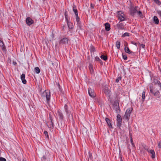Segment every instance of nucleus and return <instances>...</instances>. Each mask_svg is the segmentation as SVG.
<instances>
[{"label": "nucleus", "mask_w": 161, "mask_h": 161, "mask_svg": "<svg viewBox=\"0 0 161 161\" xmlns=\"http://www.w3.org/2000/svg\"><path fill=\"white\" fill-rule=\"evenodd\" d=\"M65 111L67 117L70 121L73 122L74 121L73 113V109L69 104H65L64 106Z\"/></svg>", "instance_id": "1"}, {"label": "nucleus", "mask_w": 161, "mask_h": 161, "mask_svg": "<svg viewBox=\"0 0 161 161\" xmlns=\"http://www.w3.org/2000/svg\"><path fill=\"white\" fill-rule=\"evenodd\" d=\"M138 8L137 6H136L135 7H131L130 8L129 11L130 15L134 17L135 16L136 14L137 13L140 17L143 18V15L142 12L139 10V8L138 9Z\"/></svg>", "instance_id": "2"}, {"label": "nucleus", "mask_w": 161, "mask_h": 161, "mask_svg": "<svg viewBox=\"0 0 161 161\" xmlns=\"http://www.w3.org/2000/svg\"><path fill=\"white\" fill-rule=\"evenodd\" d=\"M41 96L42 99H46L48 103L50 100V92L49 90H45L41 94Z\"/></svg>", "instance_id": "3"}, {"label": "nucleus", "mask_w": 161, "mask_h": 161, "mask_svg": "<svg viewBox=\"0 0 161 161\" xmlns=\"http://www.w3.org/2000/svg\"><path fill=\"white\" fill-rule=\"evenodd\" d=\"M133 108H128L126 110L123 117V119L125 120H127V121L129 120L130 114Z\"/></svg>", "instance_id": "4"}, {"label": "nucleus", "mask_w": 161, "mask_h": 161, "mask_svg": "<svg viewBox=\"0 0 161 161\" xmlns=\"http://www.w3.org/2000/svg\"><path fill=\"white\" fill-rule=\"evenodd\" d=\"M54 116V114L53 112L51 111V112H49V119L51 121L50 125H50V128H51L52 127L53 128L54 127V124L53 121V117Z\"/></svg>", "instance_id": "5"}, {"label": "nucleus", "mask_w": 161, "mask_h": 161, "mask_svg": "<svg viewBox=\"0 0 161 161\" xmlns=\"http://www.w3.org/2000/svg\"><path fill=\"white\" fill-rule=\"evenodd\" d=\"M118 19H119L120 21L121 22L125 20V14L124 13L121 11L118 12Z\"/></svg>", "instance_id": "6"}, {"label": "nucleus", "mask_w": 161, "mask_h": 161, "mask_svg": "<svg viewBox=\"0 0 161 161\" xmlns=\"http://www.w3.org/2000/svg\"><path fill=\"white\" fill-rule=\"evenodd\" d=\"M117 126L118 127L120 128L121 125L122 119L120 115L118 114L117 116Z\"/></svg>", "instance_id": "7"}, {"label": "nucleus", "mask_w": 161, "mask_h": 161, "mask_svg": "<svg viewBox=\"0 0 161 161\" xmlns=\"http://www.w3.org/2000/svg\"><path fill=\"white\" fill-rule=\"evenodd\" d=\"M88 94L89 96L92 97H94L96 96V94L94 92V90L91 88H88Z\"/></svg>", "instance_id": "8"}, {"label": "nucleus", "mask_w": 161, "mask_h": 161, "mask_svg": "<svg viewBox=\"0 0 161 161\" xmlns=\"http://www.w3.org/2000/svg\"><path fill=\"white\" fill-rule=\"evenodd\" d=\"M116 26L119 30H125L124 25L120 21L117 25Z\"/></svg>", "instance_id": "9"}, {"label": "nucleus", "mask_w": 161, "mask_h": 161, "mask_svg": "<svg viewBox=\"0 0 161 161\" xmlns=\"http://www.w3.org/2000/svg\"><path fill=\"white\" fill-rule=\"evenodd\" d=\"M69 41V39L68 38L64 37L59 42V44H68Z\"/></svg>", "instance_id": "10"}, {"label": "nucleus", "mask_w": 161, "mask_h": 161, "mask_svg": "<svg viewBox=\"0 0 161 161\" xmlns=\"http://www.w3.org/2000/svg\"><path fill=\"white\" fill-rule=\"evenodd\" d=\"M26 24L29 26L33 23V20L30 17H28L26 19Z\"/></svg>", "instance_id": "11"}, {"label": "nucleus", "mask_w": 161, "mask_h": 161, "mask_svg": "<svg viewBox=\"0 0 161 161\" xmlns=\"http://www.w3.org/2000/svg\"><path fill=\"white\" fill-rule=\"evenodd\" d=\"M104 92L108 97H110V94L111 92V91L108 89L107 87L103 89Z\"/></svg>", "instance_id": "12"}, {"label": "nucleus", "mask_w": 161, "mask_h": 161, "mask_svg": "<svg viewBox=\"0 0 161 161\" xmlns=\"http://www.w3.org/2000/svg\"><path fill=\"white\" fill-rule=\"evenodd\" d=\"M58 114L60 119L61 121H63L64 120V116L62 112L59 110H58Z\"/></svg>", "instance_id": "13"}, {"label": "nucleus", "mask_w": 161, "mask_h": 161, "mask_svg": "<svg viewBox=\"0 0 161 161\" xmlns=\"http://www.w3.org/2000/svg\"><path fill=\"white\" fill-rule=\"evenodd\" d=\"M76 21L77 22V31L78 29H81V22L80 21V19L79 17H77L76 18Z\"/></svg>", "instance_id": "14"}, {"label": "nucleus", "mask_w": 161, "mask_h": 161, "mask_svg": "<svg viewBox=\"0 0 161 161\" xmlns=\"http://www.w3.org/2000/svg\"><path fill=\"white\" fill-rule=\"evenodd\" d=\"M20 78L22 83L24 84H26V83L27 81L25 79V75L24 74H22L21 75Z\"/></svg>", "instance_id": "15"}, {"label": "nucleus", "mask_w": 161, "mask_h": 161, "mask_svg": "<svg viewBox=\"0 0 161 161\" xmlns=\"http://www.w3.org/2000/svg\"><path fill=\"white\" fill-rule=\"evenodd\" d=\"M113 105V106L114 108H119V100H115L114 102Z\"/></svg>", "instance_id": "16"}, {"label": "nucleus", "mask_w": 161, "mask_h": 161, "mask_svg": "<svg viewBox=\"0 0 161 161\" xmlns=\"http://www.w3.org/2000/svg\"><path fill=\"white\" fill-rule=\"evenodd\" d=\"M105 120L107 123L108 125V126L110 128H112V125L111 124V122L110 119L107 118H106L105 119Z\"/></svg>", "instance_id": "17"}, {"label": "nucleus", "mask_w": 161, "mask_h": 161, "mask_svg": "<svg viewBox=\"0 0 161 161\" xmlns=\"http://www.w3.org/2000/svg\"><path fill=\"white\" fill-rule=\"evenodd\" d=\"M66 22L68 26L69 29H72L74 27L73 24L71 22H69V20H68L66 21Z\"/></svg>", "instance_id": "18"}, {"label": "nucleus", "mask_w": 161, "mask_h": 161, "mask_svg": "<svg viewBox=\"0 0 161 161\" xmlns=\"http://www.w3.org/2000/svg\"><path fill=\"white\" fill-rule=\"evenodd\" d=\"M105 29L106 31H108L110 30V25L108 23H106L105 25Z\"/></svg>", "instance_id": "19"}, {"label": "nucleus", "mask_w": 161, "mask_h": 161, "mask_svg": "<svg viewBox=\"0 0 161 161\" xmlns=\"http://www.w3.org/2000/svg\"><path fill=\"white\" fill-rule=\"evenodd\" d=\"M148 152H150L152 154V155L151 156V157L152 158H155V152L153 150L151 149L150 151H148Z\"/></svg>", "instance_id": "20"}, {"label": "nucleus", "mask_w": 161, "mask_h": 161, "mask_svg": "<svg viewBox=\"0 0 161 161\" xmlns=\"http://www.w3.org/2000/svg\"><path fill=\"white\" fill-rule=\"evenodd\" d=\"M124 49L125 52L129 54H131L133 53V52L132 51H131L130 50L128 47H125Z\"/></svg>", "instance_id": "21"}, {"label": "nucleus", "mask_w": 161, "mask_h": 161, "mask_svg": "<svg viewBox=\"0 0 161 161\" xmlns=\"http://www.w3.org/2000/svg\"><path fill=\"white\" fill-rule=\"evenodd\" d=\"M153 21L155 24L157 25L159 23V20L156 16H154L153 17Z\"/></svg>", "instance_id": "22"}, {"label": "nucleus", "mask_w": 161, "mask_h": 161, "mask_svg": "<svg viewBox=\"0 0 161 161\" xmlns=\"http://www.w3.org/2000/svg\"><path fill=\"white\" fill-rule=\"evenodd\" d=\"M88 160H90L91 161H92L93 159V157L92 154V153L90 152H88Z\"/></svg>", "instance_id": "23"}, {"label": "nucleus", "mask_w": 161, "mask_h": 161, "mask_svg": "<svg viewBox=\"0 0 161 161\" xmlns=\"http://www.w3.org/2000/svg\"><path fill=\"white\" fill-rule=\"evenodd\" d=\"M149 88L150 92L153 94L154 92H153V84H151L150 85Z\"/></svg>", "instance_id": "24"}, {"label": "nucleus", "mask_w": 161, "mask_h": 161, "mask_svg": "<svg viewBox=\"0 0 161 161\" xmlns=\"http://www.w3.org/2000/svg\"><path fill=\"white\" fill-rule=\"evenodd\" d=\"M132 130H130L129 131V133L130 138V142H131V143L133 145V140H132V135L131 133V132H132Z\"/></svg>", "instance_id": "25"}, {"label": "nucleus", "mask_w": 161, "mask_h": 161, "mask_svg": "<svg viewBox=\"0 0 161 161\" xmlns=\"http://www.w3.org/2000/svg\"><path fill=\"white\" fill-rule=\"evenodd\" d=\"M153 95L154 96L157 97L158 98L160 97V92L158 91H157L154 92Z\"/></svg>", "instance_id": "26"}, {"label": "nucleus", "mask_w": 161, "mask_h": 161, "mask_svg": "<svg viewBox=\"0 0 161 161\" xmlns=\"http://www.w3.org/2000/svg\"><path fill=\"white\" fill-rule=\"evenodd\" d=\"M2 49V50L3 51V52H6V47H5V45H4V44H2L1 46H0Z\"/></svg>", "instance_id": "27"}, {"label": "nucleus", "mask_w": 161, "mask_h": 161, "mask_svg": "<svg viewBox=\"0 0 161 161\" xmlns=\"http://www.w3.org/2000/svg\"><path fill=\"white\" fill-rule=\"evenodd\" d=\"M73 10L75 14L78 13V10L77 9L76 6L74 4H73Z\"/></svg>", "instance_id": "28"}, {"label": "nucleus", "mask_w": 161, "mask_h": 161, "mask_svg": "<svg viewBox=\"0 0 161 161\" xmlns=\"http://www.w3.org/2000/svg\"><path fill=\"white\" fill-rule=\"evenodd\" d=\"M96 51L95 48L94 46L91 45L90 46V51L91 52H94Z\"/></svg>", "instance_id": "29"}, {"label": "nucleus", "mask_w": 161, "mask_h": 161, "mask_svg": "<svg viewBox=\"0 0 161 161\" xmlns=\"http://www.w3.org/2000/svg\"><path fill=\"white\" fill-rule=\"evenodd\" d=\"M115 45L117 49H119L120 48V43L119 41H117L116 42Z\"/></svg>", "instance_id": "30"}, {"label": "nucleus", "mask_w": 161, "mask_h": 161, "mask_svg": "<svg viewBox=\"0 0 161 161\" xmlns=\"http://www.w3.org/2000/svg\"><path fill=\"white\" fill-rule=\"evenodd\" d=\"M34 70H35V72L37 74H39L40 72V69L38 67H35L34 69Z\"/></svg>", "instance_id": "31"}, {"label": "nucleus", "mask_w": 161, "mask_h": 161, "mask_svg": "<svg viewBox=\"0 0 161 161\" xmlns=\"http://www.w3.org/2000/svg\"><path fill=\"white\" fill-rule=\"evenodd\" d=\"M100 58L102 59H103L104 61H106V60H107V59H108V57H107V56H105V55H102L100 56Z\"/></svg>", "instance_id": "32"}, {"label": "nucleus", "mask_w": 161, "mask_h": 161, "mask_svg": "<svg viewBox=\"0 0 161 161\" xmlns=\"http://www.w3.org/2000/svg\"><path fill=\"white\" fill-rule=\"evenodd\" d=\"M64 16L65 18V19L66 21L69 20L68 18V12L66 10H65L64 12Z\"/></svg>", "instance_id": "33"}, {"label": "nucleus", "mask_w": 161, "mask_h": 161, "mask_svg": "<svg viewBox=\"0 0 161 161\" xmlns=\"http://www.w3.org/2000/svg\"><path fill=\"white\" fill-rule=\"evenodd\" d=\"M159 80L156 79H154L153 80V82L151 83L153 84V85H156L158 84V82Z\"/></svg>", "instance_id": "34"}, {"label": "nucleus", "mask_w": 161, "mask_h": 161, "mask_svg": "<svg viewBox=\"0 0 161 161\" xmlns=\"http://www.w3.org/2000/svg\"><path fill=\"white\" fill-rule=\"evenodd\" d=\"M145 92L144 91L143 92L142 94V99L143 101H144V100L145 98Z\"/></svg>", "instance_id": "35"}, {"label": "nucleus", "mask_w": 161, "mask_h": 161, "mask_svg": "<svg viewBox=\"0 0 161 161\" xmlns=\"http://www.w3.org/2000/svg\"><path fill=\"white\" fill-rule=\"evenodd\" d=\"M130 36V33H127V32H125L124 34H123L122 35V37H124L125 36Z\"/></svg>", "instance_id": "36"}, {"label": "nucleus", "mask_w": 161, "mask_h": 161, "mask_svg": "<svg viewBox=\"0 0 161 161\" xmlns=\"http://www.w3.org/2000/svg\"><path fill=\"white\" fill-rule=\"evenodd\" d=\"M155 3L158 5L161 4V2L159 0H153Z\"/></svg>", "instance_id": "37"}, {"label": "nucleus", "mask_w": 161, "mask_h": 161, "mask_svg": "<svg viewBox=\"0 0 161 161\" xmlns=\"http://www.w3.org/2000/svg\"><path fill=\"white\" fill-rule=\"evenodd\" d=\"M115 109L116 113H119L120 112V109L119 107V108H115Z\"/></svg>", "instance_id": "38"}, {"label": "nucleus", "mask_w": 161, "mask_h": 161, "mask_svg": "<svg viewBox=\"0 0 161 161\" xmlns=\"http://www.w3.org/2000/svg\"><path fill=\"white\" fill-rule=\"evenodd\" d=\"M122 57L124 60H127V57L126 54H124L123 53L122 54Z\"/></svg>", "instance_id": "39"}, {"label": "nucleus", "mask_w": 161, "mask_h": 161, "mask_svg": "<svg viewBox=\"0 0 161 161\" xmlns=\"http://www.w3.org/2000/svg\"><path fill=\"white\" fill-rule=\"evenodd\" d=\"M95 59L96 61H98L100 63H102V61L100 59V58L97 56L95 57Z\"/></svg>", "instance_id": "40"}, {"label": "nucleus", "mask_w": 161, "mask_h": 161, "mask_svg": "<svg viewBox=\"0 0 161 161\" xmlns=\"http://www.w3.org/2000/svg\"><path fill=\"white\" fill-rule=\"evenodd\" d=\"M138 44L140 47H141L143 48H145V45L143 44H140V43H138Z\"/></svg>", "instance_id": "41"}, {"label": "nucleus", "mask_w": 161, "mask_h": 161, "mask_svg": "<svg viewBox=\"0 0 161 161\" xmlns=\"http://www.w3.org/2000/svg\"><path fill=\"white\" fill-rule=\"evenodd\" d=\"M121 76H120L119 77H118L116 80L115 81L117 83L119 82V80H121Z\"/></svg>", "instance_id": "42"}, {"label": "nucleus", "mask_w": 161, "mask_h": 161, "mask_svg": "<svg viewBox=\"0 0 161 161\" xmlns=\"http://www.w3.org/2000/svg\"><path fill=\"white\" fill-rule=\"evenodd\" d=\"M44 133L46 136V137H47V138H48L49 136L48 132L47 131H45L44 132Z\"/></svg>", "instance_id": "43"}, {"label": "nucleus", "mask_w": 161, "mask_h": 161, "mask_svg": "<svg viewBox=\"0 0 161 161\" xmlns=\"http://www.w3.org/2000/svg\"><path fill=\"white\" fill-rule=\"evenodd\" d=\"M47 157L46 156H44L42 158V160L45 161L47 159Z\"/></svg>", "instance_id": "44"}, {"label": "nucleus", "mask_w": 161, "mask_h": 161, "mask_svg": "<svg viewBox=\"0 0 161 161\" xmlns=\"http://www.w3.org/2000/svg\"><path fill=\"white\" fill-rule=\"evenodd\" d=\"M57 84H58V87L59 89L60 92H61L62 93V91L61 88H60V85L59 83H57Z\"/></svg>", "instance_id": "45"}, {"label": "nucleus", "mask_w": 161, "mask_h": 161, "mask_svg": "<svg viewBox=\"0 0 161 161\" xmlns=\"http://www.w3.org/2000/svg\"><path fill=\"white\" fill-rule=\"evenodd\" d=\"M0 161H6V159L3 157H0Z\"/></svg>", "instance_id": "46"}, {"label": "nucleus", "mask_w": 161, "mask_h": 161, "mask_svg": "<svg viewBox=\"0 0 161 161\" xmlns=\"http://www.w3.org/2000/svg\"><path fill=\"white\" fill-rule=\"evenodd\" d=\"M158 14L159 15L160 18H161V11L160 10H158L157 11Z\"/></svg>", "instance_id": "47"}, {"label": "nucleus", "mask_w": 161, "mask_h": 161, "mask_svg": "<svg viewBox=\"0 0 161 161\" xmlns=\"http://www.w3.org/2000/svg\"><path fill=\"white\" fill-rule=\"evenodd\" d=\"M157 85H158L160 87V89H161V83L159 81H158V84H157Z\"/></svg>", "instance_id": "48"}, {"label": "nucleus", "mask_w": 161, "mask_h": 161, "mask_svg": "<svg viewBox=\"0 0 161 161\" xmlns=\"http://www.w3.org/2000/svg\"><path fill=\"white\" fill-rule=\"evenodd\" d=\"M158 146L159 148H161V142H159L158 144Z\"/></svg>", "instance_id": "49"}, {"label": "nucleus", "mask_w": 161, "mask_h": 161, "mask_svg": "<svg viewBox=\"0 0 161 161\" xmlns=\"http://www.w3.org/2000/svg\"><path fill=\"white\" fill-rule=\"evenodd\" d=\"M91 9L93 8H94V4H92V3H91Z\"/></svg>", "instance_id": "50"}, {"label": "nucleus", "mask_w": 161, "mask_h": 161, "mask_svg": "<svg viewBox=\"0 0 161 161\" xmlns=\"http://www.w3.org/2000/svg\"><path fill=\"white\" fill-rule=\"evenodd\" d=\"M4 44V42H3L2 41L0 40V46H1V45L2 44Z\"/></svg>", "instance_id": "51"}, {"label": "nucleus", "mask_w": 161, "mask_h": 161, "mask_svg": "<svg viewBox=\"0 0 161 161\" xmlns=\"http://www.w3.org/2000/svg\"><path fill=\"white\" fill-rule=\"evenodd\" d=\"M131 43L137 46V43L134 42L132 41L131 42Z\"/></svg>", "instance_id": "52"}, {"label": "nucleus", "mask_w": 161, "mask_h": 161, "mask_svg": "<svg viewBox=\"0 0 161 161\" xmlns=\"http://www.w3.org/2000/svg\"><path fill=\"white\" fill-rule=\"evenodd\" d=\"M75 16L76 17V18H77V17H79L78 16V13H75Z\"/></svg>", "instance_id": "53"}, {"label": "nucleus", "mask_w": 161, "mask_h": 161, "mask_svg": "<svg viewBox=\"0 0 161 161\" xmlns=\"http://www.w3.org/2000/svg\"><path fill=\"white\" fill-rule=\"evenodd\" d=\"M119 158L120 159V161H123L122 160V157L120 155Z\"/></svg>", "instance_id": "54"}, {"label": "nucleus", "mask_w": 161, "mask_h": 161, "mask_svg": "<svg viewBox=\"0 0 161 161\" xmlns=\"http://www.w3.org/2000/svg\"><path fill=\"white\" fill-rule=\"evenodd\" d=\"M52 36L53 38V37H54V34L53 32L52 33Z\"/></svg>", "instance_id": "55"}, {"label": "nucleus", "mask_w": 161, "mask_h": 161, "mask_svg": "<svg viewBox=\"0 0 161 161\" xmlns=\"http://www.w3.org/2000/svg\"><path fill=\"white\" fill-rule=\"evenodd\" d=\"M46 153H47V154H48L49 153L47 151H46L45 152V154H46Z\"/></svg>", "instance_id": "56"}, {"label": "nucleus", "mask_w": 161, "mask_h": 161, "mask_svg": "<svg viewBox=\"0 0 161 161\" xmlns=\"http://www.w3.org/2000/svg\"><path fill=\"white\" fill-rule=\"evenodd\" d=\"M54 63H52V65L53 66V65H54Z\"/></svg>", "instance_id": "57"}, {"label": "nucleus", "mask_w": 161, "mask_h": 161, "mask_svg": "<svg viewBox=\"0 0 161 161\" xmlns=\"http://www.w3.org/2000/svg\"><path fill=\"white\" fill-rule=\"evenodd\" d=\"M23 161H26L25 160H24V159L23 160Z\"/></svg>", "instance_id": "58"}, {"label": "nucleus", "mask_w": 161, "mask_h": 161, "mask_svg": "<svg viewBox=\"0 0 161 161\" xmlns=\"http://www.w3.org/2000/svg\"><path fill=\"white\" fill-rule=\"evenodd\" d=\"M64 26H63V29H64Z\"/></svg>", "instance_id": "59"}, {"label": "nucleus", "mask_w": 161, "mask_h": 161, "mask_svg": "<svg viewBox=\"0 0 161 161\" xmlns=\"http://www.w3.org/2000/svg\"><path fill=\"white\" fill-rule=\"evenodd\" d=\"M14 64H16V62L14 63Z\"/></svg>", "instance_id": "60"}, {"label": "nucleus", "mask_w": 161, "mask_h": 161, "mask_svg": "<svg viewBox=\"0 0 161 161\" xmlns=\"http://www.w3.org/2000/svg\"><path fill=\"white\" fill-rule=\"evenodd\" d=\"M14 64H16V62L14 63Z\"/></svg>", "instance_id": "61"}, {"label": "nucleus", "mask_w": 161, "mask_h": 161, "mask_svg": "<svg viewBox=\"0 0 161 161\" xmlns=\"http://www.w3.org/2000/svg\"><path fill=\"white\" fill-rule=\"evenodd\" d=\"M147 0V1H149V0Z\"/></svg>", "instance_id": "62"}]
</instances>
